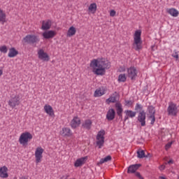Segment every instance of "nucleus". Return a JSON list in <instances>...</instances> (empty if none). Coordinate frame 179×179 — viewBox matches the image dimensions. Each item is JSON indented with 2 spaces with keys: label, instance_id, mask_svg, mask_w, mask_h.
<instances>
[{
  "label": "nucleus",
  "instance_id": "2eb2a0df",
  "mask_svg": "<svg viewBox=\"0 0 179 179\" xmlns=\"http://www.w3.org/2000/svg\"><path fill=\"white\" fill-rule=\"evenodd\" d=\"M55 34H57V33H55V31H46L43 33V37L46 39L52 38L55 37Z\"/></svg>",
  "mask_w": 179,
  "mask_h": 179
},
{
  "label": "nucleus",
  "instance_id": "2f4dec72",
  "mask_svg": "<svg viewBox=\"0 0 179 179\" xmlns=\"http://www.w3.org/2000/svg\"><path fill=\"white\" fill-rule=\"evenodd\" d=\"M147 110L150 115H155L156 114V109H155L153 106H149Z\"/></svg>",
  "mask_w": 179,
  "mask_h": 179
},
{
  "label": "nucleus",
  "instance_id": "37998d69",
  "mask_svg": "<svg viewBox=\"0 0 179 179\" xmlns=\"http://www.w3.org/2000/svg\"><path fill=\"white\" fill-rule=\"evenodd\" d=\"M135 174H136V177H138V178H140V179H143V177H142V176H141V173L136 172Z\"/></svg>",
  "mask_w": 179,
  "mask_h": 179
},
{
  "label": "nucleus",
  "instance_id": "423d86ee",
  "mask_svg": "<svg viewBox=\"0 0 179 179\" xmlns=\"http://www.w3.org/2000/svg\"><path fill=\"white\" fill-rule=\"evenodd\" d=\"M168 115H172L176 117L178 113V108H177V104L170 102L167 108Z\"/></svg>",
  "mask_w": 179,
  "mask_h": 179
},
{
  "label": "nucleus",
  "instance_id": "20e7f679",
  "mask_svg": "<svg viewBox=\"0 0 179 179\" xmlns=\"http://www.w3.org/2000/svg\"><path fill=\"white\" fill-rule=\"evenodd\" d=\"M33 139V135L29 132H24L21 134L19 138V142L20 145H27L29 141Z\"/></svg>",
  "mask_w": 179,
  "mask_h": 179
},
{
  "label": "nucleus",
  "instance_id": "e433bc0d",
  "mask_svg": "<svg viewBox=\"0 0 179 179\" xmlns=\"http://www.w3.org/2000/svg\"><path fill=\"white\" fill-rule=\"evenodd\" d=\"M0 51L3 52V54H6V52H8V47H6V45L1 46Z\"/></svg>",
  "mask_w": 179,
  "mask_h": 179
},
{
  "label": "nucleus",
  "instance_id": "58836bf2",
  "mask_svg": "<svg viewBox=\"0 0 179 179\" xmlns=\"http://www.w3.org/2000/svg\"><path fill=\"white\" fill-rule=\"evenodd\" d=\"M143 106L139 103H136L135 106V111H138V110H142Z\"/></svg>",
  "mask_w": 179,
  "mask_h": 179
},
{
  "label": "nucleus",
  "instance_id": "603ef678",
  "mask_svg": "<svg viewBox=\"0 0 179 179\" xmlns=\"http://www.w3.org/2000/svg\"><path fill=\"white\" fill-rule=\"evenodd\" d=\"M20 179H26V177L22 176V177L20 178Z\"/></svg>",
  "mask_w": 179,
  "mask_h": 179
},
{
  "label": "nucleus",
  "instance_id": "4468645a",
  "mask_svg": "<svg viewBox=\"0 0 179 179\" xmlns=\"http://www.w3.org/2000/svg\"><path fill=\"white\" fill-rule=\"evenodd\" d=\"M86 160H87V157H83L78 159L74 164L75 167H80L83 166V164L86 163Z\"/></svg>",
  "mask_w": 179,
  "mask_h": 179
},
{
  "label": "nucleus",
  "instance_id": "4be33fe9",
  "mask_svg": "<svg viewBox=\"0 0 179 179\" xmlns=\"http://www.w3.org/2000/svg\"><path fill=\"white\" fill-rule=\"evenodd\" d=\"M18 54L19 51L16 50L15 48H11L9 49L8 57L9 58H15V57H16V55H17Z\"/></svg>",
  "mask_w": 179,
  "mask_h": 179
},
{
  "label": "nucleus",
  "instance_id": "5fc2aeb1",
  "mask_svg": "<svg viewBox=\"0 0 179 179\" xmlns=\"http://www.w3.org/2000/svg\"><path fill=\"white\" fill-rule=\"evenodd\" d=\"M0 107H1V105H0Z\"/></svg>",
  "mask_w": 179,
  "mask_h": 179
},
{
  "label": "nucleus",
  "instance_id": "c03bdc74",
  "mask_svg": "<svg viewBox=\"0 0 179 179\" xmlns=\"http://www.w3.org/2000/svg\"><path fill=\"white\" fill-rule=\"evenodd\" d=\"M172 57H173V58H176V59H178V53L175 52L172 55Z\"/></svg>",
  "mask_w": 179,
  "mask_h": 179
},
{
  "label": "nucleus",
  "instance_id": "09e8293b",
  "mask_svg": "<svg viewBox=\"0 0 179 179\" xmlns=\"http://www.w3.org/2000/svg\"><path fill=\"white\" fill-rule=\"evenodd\" d=\"M3 73V71L0 69V76H2Z\"/></svg>",
  "mask_w": 179,
  "mask_h": 179
},
{
  "label": "nucleus",
  "instance_id": "39448f33",
  "mask_svg": "<svg viewBox=\"0 0 179 179\" xmlns=\"http://www.w3.org/2000/svg\"><path fill=\"white\" fill-rule=\"evenodd\" d=\"M19 104H20V96L19 94L12 95L8 101V106H10L11 108H15V107L19 106Z\"/></svg>",
  "mask_w": 179,
  "mask_h": 179
},
{
  "label": "nucleus",
  "instance_id": "f257e3e1",
  "mask_svg": "<svg viewBox=\"0 0 179 179\" xmlns=\"http://www.w3.org/2000/svg\"><path fill=\"white\" fill-rule=\"evenodd\" d=\"M141 34L142 31L141 30H137L134 33V42L133 43V48L134 50H136V51L142 50V39L141 38Z\"/></svg>",
  "mask_w": 179,
  "mask_h": 179
},
{
  "label": "nucleus",
  "instance_id": "ddd939ff",
  "mask_svg": "<svg viewBox=\"0 0 179 179\" xmlns=\"http://www.w3.org/2000/svg\"><path fill=\"white\" fill-rule=\"evenodd\" d=\"M115 118V110L113 108L108 110L106 114V120L108 121H113Z\"/></svg>",
  "mask_w": 179,
  "mask_h": 179
},
{
  "label": "nucleus",
  "instance_id": "de8ad7c7",
  "mask_svg": "<svg viewBox=\"0 0 179 179\" xmlns=\"http://www.w3.org/2000/svg\"><path fill=\"white\" fill-rule=\"evenodd\" d=\"M173 159H170V160L167 162L168 164H173Z\"/></svg>",
  "mask_w": 179,
  "mask_h": 179
},
{
  "label": "nucleus",
  "instance_id": "412c9836",
  "mask_svg": "<svg viewBox=\"0 0 179 179\" xmlns=\"http://www.w3.org/2000/svg\"><path fill=\"white\" fill-rule=\"evenodd\" d=\"M41 29L42 30H50L51 29V20L43 21Z\"/></svg>",
  "mask_w": 179,
  "mask_h": 179
},
{
  "label": "nucleus",
  "instance_id": "4c0bfd02",
  "mask_svg": "<svg viewBox=\"0 0 179 179\" xmlns=\"http://www.w3.org/2000/svg\"><path fill=\"white\" fill-rule=\"evenodd\" d=\"M149 118L151 119V125H154L155 122L156 121V117H155V115H150Z\"/></svg>",
  "mask_w": 179,
  "mask_h": 179
},
{
  "label": "nucleus",
  "instance_id": "864d4df0",
  "mask_svg": "<svg viewBox=\"0 0 179 179\" xmlns=\"http://www.w3.org/2000/svg\"><path fill=\"white\" fill-rule=\"evenodd\" d=\"M153 48H155V46H152V49L153 50Z\"/></svg>",
  "mask_w": 179,
  "mask_h": 179
},
{
  "label": "nucleus",
  "instance_id": "6e6552de",
  "mask_svg": "<svg viewBox=\"0 0 179 179\" xmlns=\"http://www.w3.org/2000/svg\"><path fill=\"white\" fill-rule=\"evenodd\" d=\"M127 75L128 78H130L131 80H135L136 79V76H138V71L135 67H130L127 69Z\"/></svg>",
  "mask_w": 179,
  "mask_h": 179
},
{
  "label": "nucleus",
  "instance_id": "a211bd4d",
  "mask_svg": "<svg viewBox=\"0 0 179 179\" xmlns=\"http://www.w3.org/2000/svg\"><path fill=\"white\" fill-rule=\"evenodd\" d=\"M141 166V165L140 164L129 166L127 169V173L129 174L135 173V171H136V170H138V169H139Z\"/></svg>",
  "mask_w": 179,
  "mask_h": 179
},
{
  "label": "nucleus",
  "instance_id": "a18cd8bd",
  "mask_svg": "<svg viewBox=\"0 0 179 179\" xmlns=\"http://www.w3.org/2000/svg\"><path fill=\"white\" fill-rule=\"evenodd\" d=\"M120 72H125V67H120L119 69Z\"/></svg>",
  "mask_w": 179,
  "mask_h": 179
},
{
  "label": "nucleus",
  "instance_id": "1a4fd4ad",
  "mask_svg": "<svg viewBox=\"0 0 179 179\" xmlns=\"http://www.w3.org/2000/svg\"><path fill=\"white\" fill-rule=\"evenodd\" d=\"M44 152V149L41 147H38L36 148L35 151V157H36V162L40 163L41 162V159H43V153Z\"/></svg>",
  "mask_w": 179,
  "mask_h": 179
},
{
  "label": "nucleus",
  "instance_id": "79ce46f5",
  "mask_svg": "<svg viewBox=\"0 0 179 179\" xmlns=\"http://www.w3.org/2000/svg\"><path fill=\"white\" fill-rule=\"evenodd\" d=\"M115 10H111L110 12V16H111L112 17H114V16H115Z\"/></svg>",
  "mask_w": 179,
  "mask_h": 179
},
{
  "label": "nucleus",
  "instance_id": "a878e982",
  "mask_svg": "<svg viewBox=\"0 0 179 179\" xmlns=\"http://www.w3.org/2000/svg\"><path fill=\"white\" fill-rule=\"evenodd\" d=\"M103 94H106V90L103 89L96 90L94 93V97H101V96H103Z\"/></svg>",
  "mask_w": 179,
  "mask_h": 179
},
{
  "label": "nucleus",
  "instance_id": "9b49d317",
  "mask_svg": "<svg viewBox=\"0 0 179 179\" xmlns=\"http://www.w3.org/2000/svg\"><path fill=\"white\" fill-rule=\"evenodd\" d=\"M99 68H103V69H107V68H110V62L103 58L99 59Z\"/></svg>",
  "mask_w": 179,
  "mask_h": 179
},
{
  "label": "nucleus",
  "instance_id": "f8f14e48",
  "mask_svg": "<svg viewBox=\"0 0 179 179\" xmlns=\"http://www.w3.org/2000/svg\"><path fill=\"white\" fill-rule=\"evenodd\" d=\"M70 125L73 129L78 128L80 125V119L78 117H74L71 121Z\"/></svg>",
  "mask_w": 179,
  "mask_h": 179
},
{
  "label": "nucleus",
  "instance_id": "7c9ffc66",
  "mask_svg": "<svg viewBox=\"0 0 179 179\" xmlns=\"http://www.w3.org/2000/svg\"><path fill=\"white\" fill-rule=\"evenodd\" d=\"M90 66L94 69V68H99V59H94L93 60H92L90 63Z\"/></svg>",
  "mask_w": 179,
  "mask_h": 179
},
{
  "label": "nucleus",
  "instance_id": "c85d7f7f",
  "mask_svg": "<svg viewBox=\"0 0 179 179\" xmlns=\"http://www.w3.org/2000/svg\"><path fill=\"white\" fill-rule=\"evenodd\" d=\"M0 22H2V23L6 22V14L1 9H0Z\"/></svg>",
  "mask_w": 179,
  "mask_h": 179
},
{
  "label": "nucleus",
  "instance_id": "c756f323",
  "mask_svg": "<svg viewBox=\"0 0 179 179\" xmlns=\"http://www.w3.org/2000/svg\"><path fill=\"white\" fill-rule=\"evenodd\" d=\"M124 113L126 115H127V117H129L130 118H134V117H136V112L129 110H125Z\"/></svg>",
  "mask_w": 179,
  "mask_h": 179
},
{
  "label": "nucleus",
  "instance_id": "dca6fc26",
  "mask_svg": "<svg viewBox=\"0 0 179 179\" xmlns=\"http://www.w3.org/2000/svg\"><path fill=\"white\" fill-rule=\"evenodd\" d=\"M0 177L1 178H8L9 177L8 174V167L6 166L0 168Z\"/></svg>",
  "mask_w": 179,
  "mask_h": 179
},
{
  "label": "nucleus",
  "instance_id": "f704fd0d",
  "mask_svg": "<svg viewBox=\"0 0 179 179\" xmlns=\"http://www.w3.org/2000/svg\"><path fill=\"white\" fill-rule=\"evenodd\" d=\"M118 82H127V76H125V74H120L118 76Z\"/></svg>",
  "mask_w": 179,
  "mask_h": 179
},
{
  "label": "nucleus",
  "instance_id": "6ab92c4d",
  "mask_svg": "<svg viewBox=\"0 0 179 179\" xmlns=\"http://www.w3.org/2000/svg\"><path fill=\"white\" fill-rule=\"evenodd\" d=\"M115 108L117 115L120 117V118L122 119V111H124L122 109V105H121L120 103H116Z\"/></svg>",
  "mask_w": 179,
  "mask_h": 179
},
{
  "label": "nucleus",
  "instance_id": "0eeeda50",
  "mask_svg": "<svg viewBox=\"0 0 179 179\" xmlns=\"http://www.w3.org/2000/svg\"><path fill=\"white\" fill-rule=\"evenodd\" d=\"M137 121L140 122L141 127H145L146 126V112L145 110H140Z\"/></svg>",
  "mask_w": 179,
  "mask_h": 179
},
{
  "label": "nucleus",
  "instance_id": "393cba45",
  "mask_svg": "<svg viewBox=\"0 0 179 179\" xmlns=\"http://www.w3.org/2000/svg\"><path fill=\"white\" fill-rule=\"evenodd\" d=\"M92 120H86L84 123L82 124L83 128H85V129H90L92 128Z\"/></svg>",
  "mask_w": 179,
  "mask_h": 179
},
{
  "label": "nucleus",
  "instance_id": "3c124183",
  "mask_svg": "<svg viewBox=\"0 0 179 179\" xmlns=\"http://www.w3.org/2000/svg\"><path fill=\"white\" fill-rule=\"evenodd\" d=\"M159 178L160 179H166L164 176H161Z\"/></svg>",
  "mask_w": 179,
  "mask_h": 179
},
{
  "label": "nucleus",
  "instance_id": "473e14b6",
  "mask_svg": "<svg viewBox=\"0 0 179 179\" xmlns=\"http://www.w3.org/2000/svg\"><path fill=\"white\" fill-rule=\"evenodd\" d=\"M110 160H111V156L108 155L105 158L101 159L98 164H103V163H107V162H110Z\"/></svg>",
  "mask_w": 179,
  "mask_h": 179
},
{
  "label": "nucleus",
  "instance_id": "9d476101",
  "mask_svg": "<svg viewBox=\"0 0 179 179\" xmlns=\"http://www.w3.org/2000/svg\"><path fill=\"white\" fill-rule=\"evenodd\" d=\"M38 55L39 59H42V61H50V56H48V54L45 52L43 49L38 50Z\"/></svg>",
  "mask_w": 179,
  "mask_h": 179
},
{
  "label": "nucleus",
  "instance_id": "49530a36",
  "mask_svg": "<svg viewBox=\"0 0 179 179\" xmlns=\"http://www.w3.org/2000/svg\"><path fill=\"white\" fill-rule=\"evenodd\" d=\"M160 170H164V169H166V166L164 165H161L159 167Z\"/></svg>",
  "mask_w": 179,
  "mask_h": 179
},
{
  "label": "nucleus",
  "instance_id": "c9c22d12",
  "mask_svg": "<svg viewBox=\"0 0 179 179\" xmlns=\"http://www.w3.org/2000/svg\"><path fill=\"white\" fill-rule=\"evenodd\" d=\"M108 104L110 103H117V97L116 96H110L106 99Z\"/></svg>",
  "mask_w": 179,
  "mask_h": 179
},
{
  "label": "nucleus",
  "instance_id": "a19ab883",
  "mask_svg": "<svg viewBox=\"0 0 179 179\" xmlns=\"http://www.w3.org/2000/svg\"><path fill=\"white\" fill-rule=\"evenodd\" d=\"M171 145H173V143H168L165 145V149H166V150H169V149H170V148H171Z\"/></svg>",
  "mask_w": 179,
  "mask_h": 179
},
{
  "label": "nucleus",
  "instance_id": "f03ea898",
  "mask_svg": "<svg viewBox=\"0 0 179 179\" xmlns=\"http://www.w3.org/2000/svg\"><path fill=\"white\" fill-rule=\"evenodd\" d=\"M23 41L27 44H37L40 43V37L34 34H28L23 38Z\"/></svg>",
  "mask_w": 179,
  "mask_h": 179
},
{
  "label": "nucleus",
  "instance_id": "8fccbe9b",
  "mask_svg": "<svg viewBox=\"0 0 179 179\" xmlns=\"http://www.w3.org/2000/svg\"><path fill=\"white\" fill-rule=\"evenodd\" d=\"M129 116H128V115H126V116L124 117V121H127V120H128V117H129Z\"/></svg>",
  "mask_w": 179,
  "mask_h": 179
},
{
  "label": "nucleus",
  "instance_id": "f3484780",
  "mask_svg": "<svg viewBox=\"0 0 179 179\" xmlns=\"http://www.w3.org/2000/svg\"><path fill=\"white\" fill-rule=\"evenodd\" d=\"M62 136H72V131L68 127H64L62 131H60Z\"/></svg>",
  "mask_w": 179,
  "mask_h": 179
},
{
  "label": "nucleus",
  "instance_id": "7ed1b4c3",
  "mask_svg": "<svg viewBox=\"0 0 179 179\" xmlns=\"http://www.w3.org/2000/svg\"><path fill=\"white\" fill-rule=\"evenodd\" d=\"M106 135V131L104 129L100 130L96 135V146L99 149H101L104 146V136Z\"/></svg>",
  "mask_w": 179,
  "mask_h": 179
},
{
  "label": "nucleus",
  "instance_id": "ea45409f",
  "mask_svg": "<svg viewBox=\"0 0 179 179\" xmlns=\"http://www.w3.org/2000/svg\"><path fill=\"white\" fill-rule=\"evenodd\" d=\"M124 103H125V106H132V104H134V101H132L125 100Z\"/></svg>",
  "mask_w": 179,
  "mask_h": 179
},
{
  "label": "nucleus",
  "instance_id": "cd10ccee",
  "mask_svg": "<svg viewBox=\"0 0 179 179\" xmlns=\"http://www.w3.org/2000/svg\"><path fill=\"white\" fill-rule=\"evenodd\" d=\"M88 10H90V12L95 13L96 10H97V5L96 4V3H91L88 8Z\"/></svg>",
  "mask_w": 179,
  "mask_h": 179
},
{
  "label": "nucleus",
  "instance_id": "72a5a7b5",
  "mask_svg": "<svg viewBox=\"0 0 179 179\" xmlns=\"http://www.w3.org/2000/svg\"><path fill=\"white\" fill-rule=\"evenodd\" d=\"M137 157L138 159H143V157H148V156L145 155V151L143 150H139L137 151Z\"/></svg>",
  "mask_w": 179,
  "mask_h": 179
},
{
  "label": "nucleus",
  "instance_id": "aec40b11",
  "mask_svg": "<svg viewBox=\"0 0 179 179\" xmlns=\"http://www.w3.org/2000/svg\"><path fill=\"white\" fill-rule=\"evenodd\" d=\"M44 110L45 113H46V114H48L50 117H52V115H54V109H52V106L50 105H45Z\"/></svg>",
  "mask_w": 179,
  "mask_h": 179
},
{
  "label": "nucleus",
  "instance_id": "5701e85b",
  "mask_svg": "<svg viewBox=\"0 0 179 179\" xmlns=\"http://www.w3.org/2000/svg\"><path fill=\"white\" fill-rule=\"evenodd\" d=\"M93 72L95 73V75L103 76L104 73H106V69L101 68V67H97V69H94Z\"/></svg>",
  "mask_w": 179,
  "mask_h": 179
},
{
  "label": "nucleus",
  "instance_id": "bb28decb",
  "mask_svg": "<svg viewBox=\"0 0 179 179\" xmlns=\"http://www.w3.org/2000/svg\"><path fill=\"white\" fill-rule=\"evenodd\" d=\"M76 34V28L75 27H71L67 32L68 37H72V36H75Z\"/></svg>",
  "mask_w": 179,
  "mask_h": 179
},
{
  "label": "nucleus",
  "instance_id": "b1692460",
  "mask_svg": "<svg viewBox=\"0 0 179 179\" xmlns=\"http://www.w3.org/2000/svg\"><path fill=\"white\" fill-rule=\"evenodd\" d=\"M167 13L171 15V16H173V17H177L179 15L178 10L176 8H170L167 10Z\"/></svg>",
  "mask_w": 179,
  "mask_h": 179
}]
</instances>
